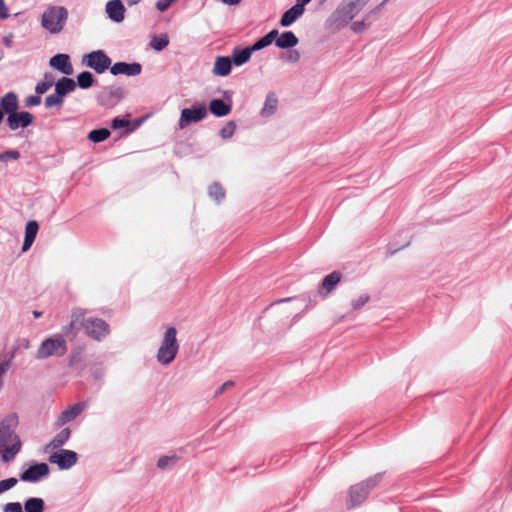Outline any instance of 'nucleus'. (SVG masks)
Masks as SVG:
<instances>
[{
	"mask_svg": "<svg viewBox=\"0 0 512 512\" xmlns=\"http://www.w3.org/2000/svg\"><path fill=\"white\" fill-rule=\"evenodd\" d=\"M18 423L16 413L8 414L0 422V452L4 462L12 461L21 450L22 443L15 433Z\"/></svg>",
	"mask_w": 512,
	"mask_h": 512,
	"instance_id": "obj_1",
	"label": "nucleus"
},
{
	"mask_svg": "<svg viewBox=\"0 0 512 512\" xmlns=\"http://www.w3.org/2000/svg\"><path fill=\"white\" fill-rule=\"evenodd\" d=\"M78 326H82L89 337L98 341L102 340L110 332L109 325L104 320L94 317L86 318L84 311L81 309L73 311L70 323L72 329Z\"/></svg>",
	"mask_w": 512,
	"mask_h": 512,
	"instance_id": "obj_2",
	"label": "nucleus"
},
{
	"mask_svg": "<svg viewBox=\"0 0 512 512\" xmlns=\"http://www.w3.org/2000/svg\"><path fill=\"white\" fill-rule=\"evenodd\" d=\"M68 10L60 5H48L40 16L41 27L52 35L60 34L68 21Z\"/></svg>",
	"mask_w": 512,
	"mask_h": 512,
	"instance_id": "obj_3",
	"label": "nucleus"
},
{
	"mask_svg": "<svg viewBox=\"0 0 512 512\" xmlns=\"http://www.w3.org/2000/svg\"><path fill=\"white\" fill-rule=\"evenodd\" d=\"M176 335L177 331L174 327H169L165 331L157 352V360L159 363L168 365L175 359L179 351V344Z\"/></svg>",
	"mask_w": 512,
	"mask_h": 512,
	"instance_id": "obj_4",
	"label": "nucleus"
},
{
	"mask_svg": "<svg viewBox=\"0 0 512 512\" xmlns=\"http://www.w3.org/2000/svg\"><path fill=\"white\" fill-rule=\"evenodd\" d=\"M66 352V340L62 335L56 334L42 341L36 352V358L39 360H43L48 357H61Z\"/></svg>",
	"mask_w": 512,
	"mask_h": 512,
	"instance_id": "obj_5",
	"label": "nucleus"
},
{
	"mask_svg": "<svg viewBox=\"0 0 512 512\" xmlns=\"http://www.w3.org/2000/svg\"><path fill=\"white\" fill-rule=\"evenodd\" d=\"M381 479L382 474L378 473L364 482L352 486L349 491V506L354 507L361 504L368 496L370 490L373 489Z\"/></svg>",
	"mask_w": 512,
	"mask_h": 512,
	"instance_id": "obj_6",
	"label": "nucleus"
},
{
	"mask_svg": "<svg viewBox=\"0 0 512 512\" xmlns=\"http://www.w3.org/2000/svg\"><path fill=\"white\" fill-rule=\"evenodd\" d=\"M370 0H344L338 7L337 14L345 22L351 21Z\"/></svg>",
	"mask_w": 512,
	"mask_h": 512,
	"instance_id": "obj_7",
	"label": "nucleus"
},
{
	"mask_svg": "<svg viewBox=\"0 0 512 512\" xmlns=\"http://www.w3.org/2000/svg\"><path fill=\"white\" fill-rule=\"evenodd\" d=\"M84 63L95 72L101 74L111 65V59L102 50H97L85 55Z\"/></svg>",
	"mask_w": 512,
	"mask_h": 512,
	"instance_id": "obj_8",
	"label": "nucleus"
},
{
	"mask_svg": "<svg viewBox=\"0 0 512 512\" xmlns=\"http://www.w3.org/2000/svg\"><path fill=\"white\" fill-rule=\"evenodd\" d=\"M124 96V90L121 87H105L98 96L97 101L101 106L114 107Z\"/></svg>",
	"mask_w": 512,
	"mask_h": 512,
	"instance_id": "obj_9",
	"label": "nucleus"
},
{
	"mask_svg": "<svg viewBox=\"0 0 512 512\" xmlns=\"http://www.w3.org/2000/svg\"><path fill=\"white\" fill-rule=\"evenodd\" d=\"M207 116V110L204 105H195L192 108H185L181 112L179 127L181 129L187 127L193 122H199Z\"/></svg>",
	"mask_w": 512,
	"mask_h": 512,
	"instance_id": "obj_10",
	"label": "nucleus"
},
{
	"mask_svg": "<svg viewBox=\"0 0 512 512\" xmlns=\"http://www.w3.org/2000/svg\"><path fill=\"white\" fill-rule=\"evenodd\" d=\"M49 466L46 463H36L31 465L20 474V480L24 482L36 483L49 475Z\"/></svg>",
	"mask_w": 512,
	"mask_h": 512,
	"instance_id": "obj_11",
	"label": "nucleus"
},
{
	"mask_svg": "<svg viewBox=\"0 0 512 512\" xmlns=\"http://www.w3.org/2000/svg\"><path fill=\"white\" fill-rule=\"evenodd\" d=\"M77 453L72 450L62 449L49 457L51 463L58 465L60 469H69L77 462Z\"/></svg>",
	"mask_w": 512,
	"mask_h": 512,
	"instance_id": "obj_12",
	"label": "nucleus"
},
{
	"mask_svg": "<svg viewBox=\"0 0 512 512\" xmlns=\"http://www.w3.org/2000/svg\"><path fill=\"white\" fill-rule=\"evenodd\" d=\"M33 122V116L31 113L26 111L14 112L8 115L7 125L11 130H17L18 128H26Z\"/></svg>",
	"mask_w": 512,
	"mask_h": 512,
	"instance_id": "obj_13",
	"label": "nucleus"
},
{
	"mask_svg": "<svg viewBox=\"0 0 512 512\" xmlns=\"http://www.w3.org/2000/svg\"><path fill=\"white\" fill-rule=\"evenodd\" d=\"M142 66L139 63H126V62H117L111 68L110 72L113 75L124 74L127 76H137L141 73Z\"/></svg>",
	"mask_w": 512,
	"mask_h": 512,
	"instance_id": "obj_14",
	"label": "nucleus"
},
{
	"mask_svg": "<svg viewBox=\"0 0 512 512\" xmlns=\"http://www.w3.org/2000/svg\"><path fill=\"white\" fill-rule=\"evenodd\" d=\"M49 63L51 67L65 75H71L73 73L70 57L67 54H57L50 59Z\"/></svg>",
	"mask_w": 512,
	"mask_h": 512,
	"instance_id": "obj_15",
	"label": "nucleus"
},
{
	"mask_svg": "<svg viewBox=\"0 0 512 512\" xmlns=\"http://www.w3.org/2000/svg\"><path fill=\"white\" fill-rule=\"evenodd\" d=\"M108 17L114 22H122L125 16V7L121 0H111L106 4Z\"/></svg>",
	"mask_w": 512,
	"mask_h": 512,
	"instance_id": "obj_16",
	"label": "nucleus"
},
{
	"mask_svg": "<svg viewBox=\"0 0 512 512\" xmlns=\"http://www.w3.org/2000/svg\"><path fill=\"white\" fill-rule=\"evenodd\" d=\"M84 408V403H76L64 410L57 420V425L62 426L73 421L84 410Z\"/></svg>",
	"mask_w": 512,
	"mask_h": 512,
	"instance_id": "obj_17",
	"label": "nucleus"
},
{
	"mask_svg": "<svg viewBox=\"0 0 512 512\" xmlns=\"http://www.w3.org/2000/svg\"><path fill=\"white\" fill-rule=\"evenodd\" d=\"M341 278L342 275L338 271H333L332 273L325 276L320 285L319 294L327 295L332 292L337 284L341 281Z\"/></svg>",
	"mask_w": 512,
	"mask_h": 512,
	"instance_id": "obj_18",
	"label": "nucleus"
},
{
	"mask_svg": "<svg viewBox=\"0 0 512 512\" xmlns=\"http://www.w3.org/2000/svg\"><path fill=\"white\" fill-rule=\"evenodd\" d=\"M304 11V8L300 7V5H297L295 3L290 9L284 12L280 19V25L282 27L291 26L296 20H298L303 15Z\"/></svg>",
	"mask_w": 512,
	"mask_h": 512,
	"instance_id": "obj_19",
	"label": "nucleus"
},
{
	"mask_svg": "<svg viewBox=\"0 0 512 512\" xmlns=\"http://www.w3.org/2000/svg\"><path fill=\"white\" fill-rule=\"evenodd\" d=\"M0 109L10 115L18 109V97L14 92L5 94L0 100Z\"/></svg>",
	"mask_w": 512,
	"mask_h": 512,
	"instance_id": "obj_20",
	"label": "nucleus"
},
{
	"mask_svg": "<svg viewBox=\"0 0 512 512\" xmlns=\"http://www.w3.org/2000/svg\"><path fill=\"white\" fill-rule=\"evenodd\" d=\"M39 230V225L36 221L32 220L26 224L25 238L22 246V251H27L32 246Z\"/></svg>",
	"mask_w": 512,
	"mask_h": 512,
	"instance_id": "obj_21",
	"label": "nucleus"
},
{
	"mask_svg": "<svg viewBox=\"0 0 512 512\" xmlns=\"http://www.w3.org/2000/svg\"><path fill=\"white\" fill-rule=\"evenodd\" d=\"M232 60L227 56L217 57L213 67V74L217 76H227L231 72Z\"/></svg>",
	"mask_w": 512,
	"mask_h": 512,
	"instance_id": "obj_22",
	"label": "nucleus"
},
{
	"mask_svg": "<svg viewBox=\"0 0 512 512\" xmlns=\"http://www.w3.org/2000/svg\"><path fill=\"white\" fill-rule=\"evenodd\" d=\"M275 45L282 49H288L298 44V38L292 31H285L280 36H277Z\"/></svg>",
	"mask_w": 512,
	"mask_h": 512,
	"instance_id": "obj_23",
	"label": "nucleus"
},
{
	"mask_svg": "<svg viewBox=\"0 0 512 512\" xmlns=\"http://www.w3.org/2000/svg\"><path fill=\"white\" fill-rule=\"evenodd\" d=\"M76 88V83L73 79L62 77L58 82L55 83V92L60 95L63 99L64 97L73 92Z\"/></svg>",
	"mask_w": 512,
	"mask_h": 512,
	"instance_id": "obj_24",
	"label": "nucleus"
},
{
	"mask_svg": "<svg viewBox=\"0 0 512 512\" xmlns=\"http://www.w3.org/2000/svg\"><path fill=\"white\" fill-rule=\"evenodd\" d=\"M209 110L213 115L223 117L231 112V106L222 99H213L209 104Z\"/></svg>",
	"mask_w": 512,
	"mask_h": 512,
	"instance_id": "obj_25",
	"label": "nucleus"
},
{
	"mask_svg": "<svg viewBox=\"0 0 512 512\" xmlns=\"http://www.w3.org/2000/svg\"><path fill=\"white\" fill-rule=\"evenodd\" d=\"M277 106H278V99H277L275 93H273V92L269 93L266 96L264 106L260 111L261 116L264 118L272 116L276 112Z\"/></svg>",
	"mask_w": 512,
	"mask_h": 512,
	"instance_id": "obj_26",
	"label": "nucleus"
},
{
	"mask_svg": "<svg viewBox=\"0 0 512 512\" xmlns=\"http://www.w3.org/2000/svg\"><path fill=\"white\" fill-rule=\"evenodd\" d=\"M252 53L250 46L243 49L235 48L231 60L236 66H241L250 60Z\"/></svg>",
	"mask_w": 512,
	"mask_h": 512,
	"instance_id": "obj_27",
	"label": "nucleus"
},
{
	"mask_svg": "<svg viewBox=\"0 0 512 512\" xmlns=\"http://www.w3.org/2000/svg\"><path fill=\"white\" fill-rule=\"evenodd\" d=\"M71 431L69 428L62 429L46 446L45 450H54L63 446L70 438Z\"/></svg>",
	"mask_w": 512,
	"mask_h": 512,
	"instance_id": "obj_28",
	"label": "nucleus"
},
{
	"mask_svg": "<svg viewBox=\"0 0 512 512\" xmlns=\"http://www.w3.org/2000/svg\"><path fill=\"white\" fill-rule=\"evenodd\" d=\"M278 34H279L278 30H276V29L271 30L265 36L258 39L252 46H250L252 51L253 52L259 51V50L271 45L273 43V41L276 39V37L278 36Z\"/></svg>",
	"mask_w": 512,
	"mask_h": 512,
	"instance_id": "obj_29",
	"label": "nucleus"
},
{
	"mask_svg": "<svg viewBox=\"0 0 512 512\" xmlns=\"http://www.w3.org/2000/svg\"><path fill=\"white\" fill-rule=\"evenodd\" d=\"M45 503L42 498L31 497L24 502L25 512H44Z\"/></svg>",
	"mask_w": 512,
	"mask_h": 512,
	"instance_id": "obj_30",
	"label": "nucleus"
},
{
	"mask_svg": "<svg viewBox=\"0 0 512 512\" xmlns=\"http://www.w3.org/2000/svg\"><path fill=\"white\" fill-rule=\"evenodd\" d=\"M110 134L111 133L107 128L95 129L89 132L88 139L94 143H99L106 140Z\"/></svg>",
	"mask_w": 512,
	"mask_h": 512,
	"instance_id": "obj_31",
	"label": "nucleus"
},
{
	"mask_svg": "<svg viewBox=\"0 0 512 512\" xmlns=\"http://www.w3.org/2000/svg\"><path fill=\"white\" fill-rule=\"evenodd\" d=\"M94 76L91 72L84 71L77 76V84L82 89L90 88L94 83Z\"/></svg>",
	"mask_w": 512,
	"mask_h": 512,
	"instance_id": "obj_32",
	"label": "nucleus"
},
{
	"mask_svg": "<svg viewBox=\"0 0 512 512\" xmlns=\"http://www.w3.org/2000/svg\"><path fill=\"white\" fill-rule=\"evenodd\" d=\"M54 84V78L50 74H45L44 79L37 83L35 91L38 95L46 93Z\"/></svg>",
	"mask_w": 512,
	"mask_h": 512,
	"instance_id": "obj_33",
	"label": "nucleus"
},
{
	"mask_svg": "<svg viewBox=\"0 0 512 512\" xmlns=\"http://www.w3.org/2000/svg\"><path fill=\"white\" fill-rule=\"evenodd\" d=\"M209 195L219 202L225 197V191L220 184L214 183L209 187Z\"/></svg>",
	"mask_w": 512,
	"mask_h": 512,
	"instance_id": "obj_34",
	"label": "nucleus"
},
{
	"mask_svg": "<svg viewBox=\"0 0 512 512\" xmlns=\"http://www.w3.org/2000/svg\"><path fill=\"white\" fill-rule=\"evenodd\" d=\"M168 44H169V40L166 35L161 36V37H154L150 43L151 47L153 49H155L156 51L163 50L165 47H167Z\"/></svg>",
	"mask_w": 512,
	"mask_h": 512,
	"instance_id": "obj_35",
	"label": "nucleus"
},
{
	"mask_svg": "<svg viewBox=\"0 0 512 512\" xmlns=\"http://www.w3.org/2000/svg\"><path fill=\"white\" fill-rule=\"evenodd\" d=\"M63 101L64 99L55 92V94L49 95L45 98V106L46 108L61 106Z\"/></svg>",
	"mask_w": 512,
	"mask_h": 512,
	"instance_id": "obj_36",
	"label": "nucleus"
},
{
	"mask_svg": "<svg viewBox=\"0 0 512 512\" xmlns=\"http://www.w3.org/2000/svg\"><path fill=\"white\" fill-rule=\"evenodd\" d=\"M236 130V124L234 121H229L221 130H220V136L223 139H229L233 136L234 132Z\"/></svg>",
	"mask_w": 512,
	"mask_h": 512,
	"instance_id": "obj_37",
	"label": "nucleus"
},
{
	"mask_svg": "<svg viewBox=\"0 0 512 512\" xmlns=\"http://www.w3.org/2000/svg\"><path fill=\"white\" fill-rule=\"evenodd\" d=\"M178 460V457L176 455L173 456H162L159 458L157 462V466L160 469H166L171 464H174Z\"/></svg>",
	"mask_w": 512,
	"mask_h": 512,
	"instance_id": "obj_38",
	"label": "nucleus"
},
{
	"mask_svg": "<svg viewBox=\"0 0 512 512\" xmlns=\"http://www.w3.org/2000/svg\"><path fill=\"white\" fill-rule=\"evenodd\" d=\"M18 483L15 477L7 478L0 481V494L12 489Z\"/></svg>",
	"mask_w": 512,
	"mask_h": 512,
	"instance_id": "obj_39",
	"label": "nucleus"
},
{
	"mask_svg": "<svg viewBox=\"0 0 512 512\" xmlns=\"http://www.w3.org/2000/svg\"><path fill=\"white\" fill-rule=\"evenodd\" d=\"M20 153L17 150H7L0 154V161H7L9 159L18 160Z\"/></svg>",
	"mask_w": 512,
	"mask_h": 512,
	"instance_id": "obj_40",
	"label": "nucleus"
},
{
	"mask_svg": "<svg viewBox=\"0 0 512 512\" xmlns=\"http://www.w3.org/2000/svg\"><path fill=\"white\" fill-rule=\"evenodd\" d=\"M12 358H13V355L8 360L2 361L0 363V390L2 389V386H3V377L10 367Z\"/></svg>",
	"mask_w": 512,
	"mask_h": 512,
	"instance_id": "obj_41",
	"label": "nucleus"
},
{
	"mask_svg": "<svg viewBox=\"0 0 512 512\" xmlns=\"http://www.w3.org/2000/svg\"><path fill=\"white\" fill-rule=\"evenodd\" d=\"M177 0H158L156 2V8L160 12H164L170 8L172 4H174Z\"/></svg>",
	"mask_w": 512,
	"mask_h": 512,
	"instance_id": "obj_42",
	"label": "nucleus"
},
{
	"mask_svg": "<svg viewBox=\"0 0 512 512\" xmlns=\"http://www.w3.org/2000/svg\"><path fill=\"white\" fill-rule=\"evenodd\" d=\"M130 124V122L124 118H120V117H116L112 120V128L113 129H120V128H125V127H128Z\"/></svg>",
	"mask_w": 512,
	"mask_h": 512,
	"instance_id": "obj_43",
	"label": "nucleus"
},
{
	"mask_svg": "<svg viewBox=\"0 0 512 512\" xmlns=\"http://www.w3.org/2000/svg\"><path fill=\"white\" fill-rule=\"evenodd\" d=\"M369 301L368 295H361L358 299L352 301V307L355 310L360 309Z\"/></svg>",
	"mask_w": 512,
	"mask_h": 512,
	"instance_id": "obj_44",
	"label": "nucleus"
},
{
	"mask_svg": "<svg viewBox=\"0 0 512 512\" xmlns=\"http://www.w3.org/2000/svg\"><path fill=\"white\" fill-rule=\"evenodd\" d=\"M4 512H23V508L19 502H11L4 506Z\"/></svg>",
	"mask_w": 512,
	"mask_h": 512,
	"instance_id": "obj_45",
	"label": "nucleus"
},
{
	"mask_svg": "<svg viewBox=\"0 0 512 512\" xmlns=\"http://www.w3.org/2000/svg\"><path fill=\"white\" fill-rule=\"evenodd\" d=\"M25 103H26V106H28V107H33V106L39 105L41 103L40 95L28 96L25 99Z\"/></svg>",
	"mask_w": 512,
	"mask_h": 512,
	"instance_id": "obj_46",
	"label": "nucleus"
},
{
	"mask_svg": "<svg viewBox=\"0 0 512 512\" xmlns=\"http://www.w3.org/2000/svg\"><path fill=\"white\" fill-rule=\"evenodd\" d=\"M9 17L8 8L4 0H0V19L5 20Z\"/></svg>",
	"mask_w": 512,
	"mask_h": 512,
	"instance_id": "obj_47",
	"label": "nucleus"
},
{
	"mask_svg": "<svg viewBox=\"0 0 512 512\" xmlns=\"http://www.w3.org/2000/svg\"><path fill=\"white\" fill-rule=\"evenodd\" d=\"M233 386H234V382L231 381V380L224 382L219 387V389L216 391L215 396H218V395L222 394L224 391H226L227 389H229V388H231Z\"/></svg>",
	"mask_w": 512,
	"mask_h": 512,
	"instance_id": "obj_48",
	"label": "nucleus"
},
{
	"mask_svg": "<svg viewBox=\"0 0 512 512\" xmlns=\"http://www.w3.org/2000/svg\"><path fill=\"white\" fill-rule=\"evenodd\" d=\"M366 28V25L363 21H356L352 24V29L359 33L362 32Z\"/></svg>",
	"mask_w": 512,
	"mask_h": 512,
	"instance_id": "obj_49",
	"label": "nucleus"
},
{
	"mask_svg": "<svg viewBox=\"0 0 512 512\" xmlns=\"http://www.w3.org/2000/svg\"><path fill=\"white\" fill-rule=\"evenodd\" d=\"M300 59V53L297 50H290L288 60L290 62H297Z\"/></svg>",
	"mask_w": 512,
	"mask_h": 512,
	"instance_id": "obj_50",
	"label": "nucleus"
},
{
	"mask_svg": "<svg viewBox=\"0 0 512 512\" xmlns=\"http://www.w3.org/2000/svg\"><path fill=\"white\" fill-rule=\"evenodd\" d=\"M221 2H223L224 4H227V5H237L241 2V0H220Z\"/></svg>",
	"mask_w": 512,
	"mask_h": 512,
	"instance_id": "obj_51",
	"label": "nucleus"
},
{
	"mask_svg": "<svg viewBox=\"0 0 512 512\" xmlns=\"http://www.w3.org/2000/svg\"><path fill=\"white\" fill-rule=\"evenodd\" d=\"M312 0H296V4L300 5V7L305 9V5H307Z\"/></svg>",
	"mask_w": 512,
	"mask_h": 512,
	"instance_id": "obj_52",
	"label": "nucleus"
},
{
	"mask_svg": "<svg viewBox=\"0 0 512 512\" xmlns=\"http://www.w3.org/2000/svg\"><path fill=\"white\" fill-rule=\"evenodd\" d=\"M3 43L5 46H10L11 43H12V39H11V36L10 37H5L4 40H3Z\"/></svg>",
	"mask_w": 512,
	"mask_h": 512,
	"instance_id": "obj_53",
	"label": "nucleus"
},
{
	"mask_svg": "<svg viewBox=\"0 0 512 512\" xmlns=\"http://www.w3.org/2000/svg\"><path fill=\"white\" fill-rule=\"evenodd\" d=\"M140 0H128L129 5L137 4Z\"/></svg>",
	"mask_w": 512,
	"mask_h": 512,
	"instance_id": "obj_54",
	"label": "nucleus"
},
{
	"mask_svg": "<svg viewBox=\"0 0 512 512\" xmlns=\"http://www.w3.org/2000/svg\"><path fill=\"white\" fill-rule=\"evenodd\" d=\"M41 314H42L41 312H37V311H35V312H34V316H35L36 318L40 317V316H41Z\"/></svg>",
	"mask_w": 512,
	"mask_h": 512,
	"instance_id": "obj_55",
	"label": "nucleus"
},
{
	"mask_svg": "<svg viewBox=\"0 0 512 512\" xmlns=\"http://www.w3.org/2000/svg\"><path fill=\"white\" fill-rule=\"evenodd\" d=\"M289 300H290V298H286V299L280 300L279 302H285V301H289Z\"/></svg>",
	"mask_w": 512,
	"mask_h": 512,
	"instance_id": "obj_56",
	"label": "nucleus"
},
{
	"mask_svg": "<svg viewBox=\"0 0 512 512\" xmlns=\"http://www.w3.org/2000/svg\"><path fill=\"white\" fill-rule=\"evenodd\" d=\"M388 0H383V2L380 4V7L383 6Z\"/></svg>",
	"mask_w": 512,
	"mask_h": 512,
	"instance_id": "obj_57",
	"label": "nucleus"
}]
</instances>
